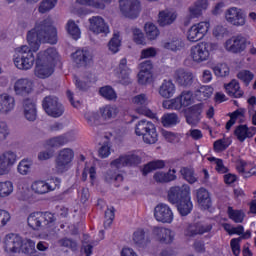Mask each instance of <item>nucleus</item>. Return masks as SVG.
I'll return each instance as SVG.
<instances>
[{"mask_svg": "<svg viewBox=\"0 0 256 256\" xmlns=\"http://www.w3.org/2000/svg\"><path fill=\"white\" fill-rule=\"evenodd\" d=\"M213 227L209 224H190L184 231L186 237H195V235H203L209 233Z\"/></svg>", "mask_w": 256, "mask_h": 256, "instance_id": "28", "label": "nucleus"}, {"mask_svg": "<svg viewBox=\"0 0 256 256\" xmlns=\"http://www.w3.org/2000/svg\"><path fill=\"white\" fill-rule=\"evenodd\" d=\"M175 91H177V88L175 87L173 81L164 80L159 87L158 93L160 97H163L164 99H171V97L175 95Z\"/></svg>", "mask_w": 256, "mask_h": 256, "instance_id": "33", "label": "nucleus"}, {"mask_svg": "<svg viewBox=\"0 0 256 256\" xmlns=\"http://www.w3.org/2000/svg\"><path fill=\"white\" fill-rule=\"evenodd\" d=\"M132 39L136 45H147L145 34H143V31L139 28L132 29Z\"/></svg>", "mask_w": 256, "mask_h": 256, "instance_id": "56", "label": "nucleus"}, {"mask_svg": "<svg viewBox=\"0 0 256 256\" xmlns=\"http://www.w3.org/2000/svg\"><path fill=\"white\" fill-rule=\"evenodd\" d=\"M254 77H255V74H253V72L249 70H241L237 74V78L243 83H245V85H249V83L253 81Z\"/></svg>", "mask_w": 256, "mask_h": 256, "instance_id": "60", "label": "nucleus"}, {"mask_svg": "<svg viewBox=\"0 0 256 256\" xmlns=\"http://www.w3.org/2000/svg\"><path fill=\"white\" fill-rule=\"evenodd\" d=\"M177 170L172 169L167 173L163 171H158L154 174V180L157 183H169L170 181H175L177 179Z\"/></svg>", "mask_w": 256, "mask_h": 256, "instance_id": "38", "label": "nucleus"}, {"mask_svg": "<svg viewBox=\"0 0 256 256\" xmlns=\"http://www.w3.org/2000/svg\"><path fill=\"white\" fill-rule=\"evenodd\" d=\"M134 133L137 137H142V141L146 145H155L159 141L157 127L147 119H142L135 124Z\"/></svg>", "mask_w": 256, "mask_h": 256, "instance_id": "5", "label": "nucleus"}, {"mask_svg": "<svg viewBox=\"0 0 256 256\" xmlns=\"http://www.w3.org/2000/svg\"><path fill=\"white\" fill-rule=\"evenodd\" d=\"M212 35L218 40L225 39L229 35V29L223 25H216L212 30Z\"/></svg>", "mask_w": 256, "mask_h": 256, "instance_id": "55", "label": "nucleus"}, {"mask_svg": "<svg viewBox=\"0 0 256 256\" xmlns=\"http://www.w3.org/2000/svg\"><path fill=\"white\" fill-rule=\"evenodd\" d=\"M108 49L111 53H119V49H121V34L119 32H114L108 43Z\"/></svg>", "mask_w": 256, "mask_h": 256, "instance_id": "50", "label": "nucleus"}, {"mask_svg": "<svg viewBox=\"0 0 256 256\" xmlns=\"http://www.w3.org/2000/svg\"><path fill=\"white\" fill-rule=\"evenodd\" d=\"M133 241L135 245L138 247H145L151 243V238L149 236L145 235V230L143 229H137L133 233Z\"/></svg>", "mask_w": 256, "mask_h": 256, "instance_id": "39", "label": "nucleus"}, {"mask_svg": "<svg viewBox=\"0 0 256 256\" xmlns=\"http://www.w3.org/2000/svg\"><path fill=\"white\" fill-rule=\"evenodd\" d=\"M55 73V65L42 60V57L36 58V65L34 68V75L38 79H47Z\"/></svg>", "mask_w": 256, "mask_h": 256, "instance_id": "18", "label": "nucleus"}, {"mask_svg": "<svg viewBox=\"0 0 256 256\" xmlns=\"http://www.w3.org/2000/svg\"><path fill=\"white\" fill-rule=\"evenodd\" d=\"M247 39L243 37L242 35H235L227 39L223 47L225 51H228V53H234L235 55L239 53H243L245 49H247Z\"/></svg>", "mask_w": 256, "mask_h": 256, "instance_id": "13", "label": "nucleus"}, {"mask_svg": "<svg viewBox=\"0 0 256 256\" xmlns=\"http://www.w3.org/2000/svg\"><path fill=\"white\" fill-rule=\"evenodd\" d=\"M85 119L88 125H91V127L95 125H101V120H100L99 114L97 113L88 112L85 114Z\"/></svg>", "mask_w": 256, "mask_h": 256, "instance_id": "64", "label": "nucleus"}, {"mask_svg": "<svg viewBox=\"0 0 256 256\" xmlns=\"http://www.w3.org/2000/svg\"><path fill=\"white\" fill-rule=\"evenodd\" d=\"M174 79L181 87H189L193 84V73L178 69L174 72Z\"/></svg>", "mask_w": 256, "mask_h": 256, "instance_id": "29", "label": "nucleus"}, {"mask_svg": "<svg viewBox=\"0 0 256 256\" xmlns=\"http://www.w3.org/2000/svg\"><path fill=\"white\" fill-rule=\"evenodd\" d=\"M40 56L42 57V61L46 63H51L54 66L57 65L58 61H61V56L59 55L57 49L54 47H50L46 50L40 51L37 54L36 59H39Z\"/></svg>", "mask_w": 256, "mask_h": 256, "instance_id": "25", "label": "nucleus"}, {"mask_svg": "<svg viewBox=\"0 0 256 256\" xmlns=\"http://www.w3.org/2000/svg\"><path fill=\"white\" fill-rule=\"evenodd\" d=\"M15 97L8 93L0 94V115H9L15 111Z\"/></svg>", "mask_w": 256, "mask_h": 256, "instance_id": "22", "label": "nucleus"}, {"mask_svg": "<svg viewBox=\"0 0 256 256\" xmlns=\"http://www.w3.org/2000/svg\"><path fill=\"white\" fill-rule=\"evenodd\" d=\"M17 163V154L11 150H7L0 154V165L2 167H6L8 169V173H10L13 165Z\"/></svg>", "mask_w": 256, "mask_h": 256, "instance_id": "32", "label": "nucleus"}, {"mask_svg": "<svg viewBox=\"0 0 256 256\" xmlns=\"http://www.w3.org/2000/svg\"><path fill=\"white\" fill-rule=\"evenodd\" d=\"M28 45H22L14 50L13 63L20 71H29L35 65V54L39 51L41 43L57 45V28L53 20L46 18L36 23L35 27L27 34Z\"/></svg>", "mask_w": 256, "mask_h": 256, "instance_id": "1", "label": "nucleus"}, {"mask_svg": "<svg viewBox=\"0 0 256 256\" xmlns=\"http://www.w3.org/2000/svg\"><path fill=\"white\" fill-rule=\"evenodd\" d=\"M120 11L128 19H136L141 11L139 0H120Z\"/></svg>", "mask_w": 256, "mask_h": 256, "instance_id": "17", "label": "nucleus"}, {"mask_svg": "<svg viewBox=\"0 0 256 256\" xmlns=\"http://www.w3.org/2000/svg\"><path fill=\"white\" fill-rule=\"evenodd\" d=\"M163 127H175L179 123V116L175 113H166L161 118Z\"/></svg>", "mask_w": 256, "mask_h": 256, "instance_id": "47", "label": "nucleus"}, {"mask_svg": "<svg viewBox=\"0 0 256 256\" xmlns=\"http://www.w3.org/2000/svg\"><path fill=\"white\" fill-rule=\"evenodd\" d=\"M216 77H227L230 73L229 66L226 63H217L210 66Z\"/></svg>", "mask_w": 256, "mask_h": 256, "instance_id": "44", "label": "nucleus"}, {"mask_svg": "<svg viewBox=\"0 0 256 256\" xmlns=\"http://www.w3.org/2000/svg\"><path fill=\"white\" fill-rule=\"evenodd\" d=\"M4 249L7 253H33L35 241L10 233L4 238Z\"/></svg>", "mask_w": 256, "mask_h": 256, "instance_id": "3", "label": "nucleus"}, {"mask_svg": "<svg viewBox=\"0 0 256 256\" xmlns=\"http://www.w3.org/2000/svg\"><path fill=\"white\" fill-rule=\"evenodd\" d=\"M235 136L237 137L238 141L243 143L245 139H251L256 134V127H247V125H239L235 131Z\"/></svg>", "mask_w": 256, "mask_h": 256, "instance_id": "30", "label": "nucleus"}, {"mask_svg": "<svg viewBox=\"0 0 256 256\" xmlns=\"http://www.w3.org/2000/svg\"><path fill=\"white\" fill-rule=\"evenodd\" d=\"M138 163H141L139 152H129L112 161L110 167L111 169H123V167L138 165Z\"/></svg>", "mask_w": 256, "mask_h": 256, "instance_id": "14", "label": "nucleus"}, {"mask_svg": "<svg viewBox=\"0 0 256 256\" xmlns=\"http://www.w3.org/2000/svg\"><path fill=\"white\" fill-rule=\"evenodd\" d=\"M214 89L211 86H201L195 92V97L198 101H207L213 95Z\"/></svg>", "mask_w": 256, "mask_h": 256, "instance_id": "43", "label": "nucleus"}, {"mask_svg": "<svg viewBox=\"0 0 256 256\" xmlns=\"http://www.w3.org/2000/svg\"><path fill=\"white\" fill-rule=\"evenodd\" d=\"M66 31L72 39L77 41L78 39H81V29L79 28V25L75 23L73 20H68L66 23Z\"/></svg>", "mask_w": 256, "mask_h": 256, "instance_id": "42", "label": "nucleus"}, {"mask_svg": "<svg viewBox=\"0 0 256 256\" xmlns=\"http://www.w3.org/2000/svg\"><path fill=\"white\" fill-rule=\"evenodd\" d=\"M222 227L227 231L228 235H243L245 233V228L241 225L234 227L229 223H224Z\"/></svg>", "mask_w": 256, "mask_h": 256, "instance_id": "57", "label": "nucleus"}, {"mask_svg": "<svg viewBox=\"0 0 256 256\" xmlns=\"http://www.w3.org/2000/svg\"><path fill=\"white\" fill-rule=\"evenodd\" d=\"M180 173L188 183H197V177H195V171L192 168H181Z\"/></svg>", "mask_w": 256, "mask_h": 256, "instance_id": "58", "label": "nucleus"}, {"mask_svg": "<svg viewBox=\"0 0 256 256\" xmlns=\"http://www.w3.org/2000/svg\"><path fill=\"white\" fill-rule=\"evenodd\" d=\"M186 137L192 141H201L203 138V131L197 128H191L186 132Z\"/></svg>", "mask_w": 256, "mask_h": 256, "instance_id": "63", "label": "nucleus"}, {"mask_svg": "<svg viewBox=\"0 0 256 256\" xmlns=\"http://www.w3.org/2000/svg\"><path fill=\"white\" fill-rule=\"evenodd\" d=\"M99 95L107 101H117V92L109 85L101 87L99 89Z\"/></svg>", "mask_w": 256, "mask_h": 256, "instance_id": "46", "label": "nucleus"}, {"mask_svg": "<svg viewBox=\"0 0 256 256\" xmlns=\"http://www.w3.org/2000/svg\"><path fill=\"white\" fill-rule=\"evenodd\" d=\"M15 191V185L11 180L0 181V199L11 197Z\"/></svg>", "mask_w": 256, "mask_h": 256, "instance_id": "40", "label": "nucleus"}, {"mask_svg": "<svg viewBox=\"0 0 256 256\" xmlns=\"http://www.w3.org/2000/svg\"><path fill=\"white\" fill-rule=\"evenodd\" d=\"M252 167H253V164H249L245 161H239L236 165V169H237L238 173H240V175H242V177H244L246 179L251 177Z\"/></svg>", "mask_w": 256, "mask_h": 256, "instance_id": "52", "label": "nucleus"}, {"mask_svg": "<svg viewBox=\"0 0 256 256\" xmlns=\"http://www.w3.org/2000/svg\"><path fill=\"white\" fill-rule=\"evenodd\" d=\"M55 221V216L51 212H33L28 216L27 223L31 229L37 231L41 227L49 225Z\"/></svg>", "mask_w": 256, "mask_h": 256, "instance_id": "10", "label": "nucleus"}, {"mask_svg": "<svg viewBox=\"0 0 256 256\" xmlns=\"http://www.w3.org/2000/svg\"><path fill=\"white\" fill-rule=\"evenodd\" d=\"M211 22L205 20L192 24L186 31L185 37L189 43H199L209 35Z\"/></svg>", "mask_w": 256, "mask_h": 256, "instance_id": "7", "label": "nucleus"}, {"mask_svg": "<svg viewBox=\"0 0 256 256\" xmlns=\"http://www.w3.org/2000/svg\"><path fill=\"white\" fill-rule=\"evenodd\" d=\"M227 213L229 219L234 221V223H243L245 220V212L243 210H236L233 209V207H228Z\"/></svg>", "mask_w": 256, "mask_h": 256, "instance_id": "49", "label": "nucleus"}, {"mask_svg": "<svg viewBox=\"0 0 256 256\" xmlns=\"http://www.w3.org/2000/svg\"><path fill=\"white\" fill-rule=\"evenodd\" d=\"M168 201L172 203V205L178 203V211L182 217H187V215L193 211L191 188L187 184L171 187L168 190Z\"/></svg>", "mask_w": 256, "mask_h": 256, "instance_id": "2", "label": "nucleus"}, {"mask_svg": "<svg viewBox=\"0 0 256 256\" xmlns=\"http://www.w3.org/2000/svg\"><path fill=\"white\" fill-rule=\"evenodd\" d=\"M154 219H156L158 223L171 224L173 223L175 216L169 205L160 203L154 208Z\"/></svg>", "mask_w": 256, "mask_h": 256, "instance_id": "16", "label": "nucleus"}, {"mask_svg": "<svg viewBox=\"0 0 256 256\" xmlns=\"http://www.w3.org/2000/svg\"><path fill=\"white\" fill-rule=\"evenodd\" d=\"M117 113H119V110L116 106L106 105L100 108V114L104 121H111V119H115L117 117Z\"/></svg>", "mask_w": 256, "mask_h": 256, "instance_id": "41", "label": "nucleus"}, {"mask_svg": "<svg viewBox=\"0 0 256 256\" xmlns=\"http://www.w3.org/2000/svg\"><path fill=\"white\" fill-rule=\"evenodd\" d=\"M162 107L164 109L179 111V109H183V107H185V106H183V102L181 100V97L178 96V97L170 99V100H165L162 103Z\"/></svg>", "mask_w": 256, "mask_h": 256, "instance_id": "45", "label": "nucleus"}, {"mask_svg": "<svg viewBox=\"0 0 256 256\" xmlns=\"http://www.w3.org/2000/svg\"><path fill=\"white\" fill-rule=\"evenodd\" d=\"M14 92L16 95H29L33 92V81L29 78H20L14 83Z\"/></svg>", "mask_w": 256, "mask_h": 256, "instance_id": "23", "label": "nucleus"}, {"mask_svg": "<svg viewBox=\"0 0 256 256\" xmlns=\"http://www.w3.org/2000/svg\"><path fill=\"white\" fill-rule=\"evenodd\" d=\"M196 199L201 209L207 210L211 207V195L205 188H199L196 191Z\"/></svg>", "mask_w": 256, "mask_h": 256, "instance_id": "31", "label": "nucleus"}, {"mask_svg": "<svg viewBox=\"0 0 256 256\" xmlns=\"http://www.w3.org/2000/svg\"><path fill=\"white\" fill-rule=\"evenodd\" d=\"M179 97L184 107H189V105H193V103H195V96H193V92L191 91H184Z\"/></svg>", "mask_w": 256, "mask_h": 256, "instance_id": "61", "label": "nucleus"}, {"mask_svg": "<svg viewBox=\"0 0 256 256\" xmlns=\"http://www.w3.org/2000/svg\"><path fill=\"white\" fill-rule=\"evenodd\" d=\"M224 88L227 95L230 97H235V99H241V97H243V90L237 80H232L230 83L225 84Z\"/></svg>", "mask_w": 256, "mask_h": 256, "instance_id": "36", "label": "nucleus"}, {"mask_svg": "<svg viewBox=\"0 0 256 256\" xmlns=\"http://www.w3.org/2000/svg\"><path fill=\"white\" fill-rule=\"evenodd\" d=\"M175 19H177V13L173 10L166 9L159 12L158 23L161 27L173 24Z\"/></svg>", "mask_w": 256, "mask_h": 256, "instance_id": "34", "label": "nucleus"}, {"mask_svg": "<svg viewBox=\"0 0 256 256\" xmlns=\"http://www.w3.org/2000/svg\"><path fill=\"white\" fill-rule=\"evenodd\" d=\"M42 107L49 117L57 119L65 113V107L55 96H46L42 101Z\"/></svg>", "mask_w": 256, "mask_h": 256, "instance_id": "9", "label": "nucleus"}, {"mask_svg": "<svg viewBox=\"0 0 256 256\" xmlns=\"http://www.w3.org/2000/svg\"><path fill=\"white\" fill-rule=\"evenodd\" d=\"M89 29L95 35H109L111 30H109V25L105 23V20L101 16H94L89 18Z\"/></svg>", "mask_w": 256, "mask_h": 256, "instance_id": "20", "label": "nucleus"}, {"mask_svg": "<svg viewBox=\"0 0 256 256\" xmlns=\"http://www.w3.org/2000/svg\"><path fill=\"white\" fill-rule=\"evenodd\" d=\"M144 31L149 41H155V39H157V37L160 35L159 28H157L155 24L151 22L145 24Z\"/></svg>", "mask_w": 256, "mask_h": 256, "instance_id": "48", "label": "nucleus"}, {"mask_svg": "<svg viewBox=\"0 0 256 256\" xmlns=\"http://www.w3.org/2000/svg\"><path fill=\"white\" fill-rule=\"evenodd\" d=\"M218 47L219 46L217 43L199 42L191 46L189 50V58L193 63H196L197 65L205 63L211 59V52L217 51Z\"/></svg>", "mask_w": 256, "mask_h": 256, "instance_id": "4", "label": "nucleus"}, {"mask_svg": "<svg viewBox=\"0 0 256 256\" xmlns=\"http://www.w3.org/2000/svg\"><path fill=\"white\" fill-rule=\"evenodd\" d=\"M224 19L226 23L233 27H245L247 25V15L243 9L231 6L224 12Z\"/></svg>", "mask_w": 256, "mask_h": 256, "instance_id": "8", "label": "nucleus"}, {"mask_svg": "<svg viewBox=\"0 0 256 256\" xmlns=\"http://www.w3.org/2000/svg\"><path fill=\"white\" fill-rule=\"evenodd\" d=\"M165 167V161L156 160L146 164L142 170L143 175H147L151 173V171H155V169H163Z\"/></svg>", "mask_w": 256, "mask_h": 256, "instance_id": "54", "label": "nucleus"}, {"mask_svg": "<svg viewBox=\"0 0 256 256\" xmlns=\"http://www.w3.org/2000/svg\"><path fill=\"white\" fill-rule=\"evenodd\" d=\"M58 0H43L38 8L39 13H49L51 9H55Z\"/></svg>", "mask_w": 256, "mask_h": 256, "instance_id": "59", "label": "nucleus"}, {"mask_svg": "<svg viewBox=\"0 0 256 256\" xmlns=\"http://www.w3.org/2000/svg\"><path fill=\"white\" fill-rule=\"evenodd\" d=\"M131 105L138 115H144L150 119H155V117H157V114L147 108L149 105V96H147V94H138L132 97Z\"/></svg>", "mask_w": 256, "mask_h": 256, "instance_id": "12", "label": "nucleus"}, {"mask_svg": "<svg viewBox=\"0 0 256 256\" xmlns=\"http://www.w3.org/2000/svg\"><path fill=\"white\" fill-rule=\"evenodd\" d=\"M60 185L61 179L59 178L52 179V182L37 179L31 183L30 190L32 191V193H34V195H47V193L55 191Z\"/></svg>", "mask_w": 256, "mask_h": 256, "instance_id": "11", "label": "nucleus"}, {"mask_svg": "<svg viewBox=\"0 0 256 256\" xmlns=\"http://www.w3.org/2000/svg\"><path fill=\"white\" fill-rule=\"evenodd\" d=\"M31 167H33V161L23 159L18 163L17 172L23 176L29 175V173H31Z\"/></svg>", "mask_w": 256, "mask_h": 256, "instance_id": "53", "label": "nucleus"}, {"mask_svg": "<svg viewBox=\"0 0 256 256\" xmlns=\"http://www.w3.org/2000/svg\"><path fill=\"white\" fill-rule=\"evenodd\" d=\"M245 116V110L244 109H238L230 114V120L226 123V130L230 131L231 127L235 125L237 120L241 121L243 117Z\"/></svg>", "mask_w": 256, "mask_h": 256, "instance_id": "51", "label": "nucleus"}, {"mask_svg": "<svg viewBox=\"0 0 256 256\" xmlns=\"http://www.w3.org/2000/svg\"><path fill=\"white\" fill-rule=\"evenodd\" d=\"M72 59L77 65H87V63L93 59V56L88 50L82 49L74 52L72 54Z\"/></svg>", "mask_w": 256, "mask_h": 256, "instance_id": "35", "label": "nucleus"}, {"mask_svg": "<svg viewBox=\"0 0 256 256\" xmlns=\"http://www.w3.org/2000/svg\"><path fill=\"white\" fill-rule=\"evenodd\" d=\"M152 237L162 245H171L175 241V232L169 228L155 226L152 228Z\"/></svg>", "mask_w": 256, "mask_h": 256, "instance_id": "15", "label": "nucleus"}, {"mask_svg": "<svg viewBox=\"0 0 256 256\" xmlns=\"http://www.w3.org/2000/svg\"><path fill=\"white\" fill-rule=\"evenodd\" d=\"M75 159V151L71 148H63L59 150L55 158L54 171L58 175L67 173L73 167V160Z\"/></svg>", "mask_w": 256, "mask_h": 256, "instance_id": "6", "label": "nucleus"}, {"mask_svg": "<svg viewBox=\"0 0 256 256\" xmlns=\"http://www.w3.org/2000/svg\"><path fill=\"white\" fill-rule=\"evenodd\" d=\"M203 109H205V105L202 103L195 104L188 108V111L186 113V123L188 125L197 126L203 119Z\"/></svg>", "mask_w": 256, "mask_h": 256, "instance_id": "19", "label": "nucleus"}, {"mask_svg": "<svg viewBox=\"0 0 256 256\" xmlns=\"http://www.w3.org/2000/svg\"><path fill=\"white\" fill-rule=\"evenodd\" d=\"M75 139V132H68L60 136H55L46 140V147H51L52 149H59V147H63V145H67V143L73 141Z\"/></svg>", "mask_w": 256, "mask_h": 256, "instance_id": "21", "label": "nucleus"}, {"mask_svg": "<svg viewBox=\"0 0 256 256\" xmlns=\"http://www.w3.org/2000/svg\"><path fill=\"white\" fill-rule=\"evenodd\" d=\"M115 75L123 85L129 84V75H131V69L127 67V59L120 60L119 66L115 70Z\"/></svg>", "mask_w": 256, "mask_h": 256, "instance_id": "27", "label": "nucleus"}, {"mask_svg": "<svg viewBox=\"0 0 256 256\" xmlns=\"http://www.w3.org/2000/svg\"><path fill=\"white\" fill-rule=\"evenodd\" d=\"M111 4V0H76V5L82 7H92V9H105Z\"/></svg>", "mask_w": 256, "mask_h": 256, "instance_id": "37", "label": "nucleus"}, {"mask_svg": "<svg viewBox=\"0 0 256 256\" xmlns=\"http://www.w3.org/2000/svg\"><path fill=\"white\" fill-rule=\"evenodd\" d=\"M105 180L108 183H121L123 181V175L117 174L113 170H109L105 175Z\"/></svg>", "mask_w": 256, "mask_h": 256, "instance_id": "62", "label": "nucleus"}, {"mask_svg": "<svg viewBox=\"0 0 256 256\" xmlns=\"http://www.w3.org/2000/svg\"><path fill=\"white\" fill-rule=\"evenodd\" d=\"M22 111L27 121H36L37 119V104L32 99H25L22 105Z\"/></svg>", "mask_w": 256, "mask_h": 256, "instance_id": "26", "label": "nucleus"}, {"mask_svg": "<svg viewBox=\"0 0 256 256\" xmlns=\"http://www.w3.org/2000/svg\"><path fill=\"white\" fill-rule=\"evenodd\" d=\"M161 47L166 51H172V53H177L185 49V42L179 37H172L168 40L162 41Z\"/></svg>", "mask_w": 256, "mask_h": 256, "instance_id": "24", "label": "nucleus"}]
</instances>
